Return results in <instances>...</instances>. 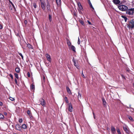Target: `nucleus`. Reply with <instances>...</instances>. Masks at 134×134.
Wrapping results in <instances>:
<instances>
[{
  "mask_svg": "<svg viewBox=\"0 0 134 134\" xmlns=\"http://www.w3.org/2000/svg\"><path fill=\"white\" fill-rule=\"evenodd\" d=\"M16 129L19 131H20L21 129V126L19 124H17L15 126Z\"/></svg>",
  "mask_w": 134,
  "mask_h": 134,
  "instance_id": "obj_10",
  "label": "nucleus"
},
{
  "mask_svg": "<svg viewBox=\"0 0 134 134\" xmlns=\"http://www.w3.org/2000/svg\"><path fill=\"white\" fill-rule=\"evenodd\" d=\"M134 8L127 9L126 11V13L129 15H132L133 14Z\"/></svg>",
  "mask_w": 134,
  "mask_h": 134,
  "instance_id": "obj_3",
  "label": "nucleus"
},
{
  "mask_svg": "<svg viewBox=\"0 0 134 134\" xmlns=\"http://www.w3.org/2000/svg\"><path fill=\"white\" fill-rule=\"evenodd\" d=\"M88 2L89 4L90 7L92 6V4L91 3V2L90 0H88Z\"/></svg>",
  "mask_w": 134,
  "mask_h": 134,
  "instance_id": "obj_35",
  "label": "nucleus"
},
{
  "mask_svg": "<svg viewBox=\"0 0 134 134\" xmlns=\"http://www.w3.org/2000/svg\"><path fill=\"white\" fill-rule=\"evenodd\" d=\"M3 105V103L1 102H0V105L2 106Z\"/></svg>",
  "mask_w": 134,
  "mask_h": 134,
  "instance_id": "obj_51",
  "label": "nucleus"
},
{
  "mask_svg": "<svg viewBox=\"0 0 134 134\" xmlns=\"http://www.w3.org/2000/svg\"><path fill=\"white\" fill-rule=\"evenodd\" d=\"M27 47L30 49H32V46L30 44H27Z\"/></svg>",
  "mask_w": 134,
  "mask_h": 134,
  "instance_id": "obj_23",
  "label": "nucleus"
},
{
  "mask_svg": "<svg viewBox=\"0 0 134 134\" xmlns=\"http://www.w3.org/2000/svg\"><path fill=\"white\" fill-rule=\"evenodd\" d=\"M39 1L41 3V2H43L44 1L43 0H39Z\"/></svg>",
  "mask_w": 134,
  "mask_h": 134,
  "instance_id": "obj_50",
  "label": "nucleus"
},
{
  "mask_svg": "<svg viewBox=\"0 0 134 134\" xmlns=\"http://www.w3.org/2000/svg\"><path fill=\"white\" fill-rule=\"evenodd\" d=\"M122 17L124 19L125 22H126L127 20V17L126 16L123 15H122Z\"/></svg>",
  "mask_w": 134,
  "mask_h": 134,
  "instance_id": "obj_26",
  "label": "nucleus"
},
{
  "mask_svg": "<svg viewBox=\"0 0 134 134\" xmlns=\"http://www.w3.org/2000/svg\"><path fill=\"white\" fill-rule=\"evenodd\" d=\"M45 5L46 3L45 1L43 2H41V7L43 10H44L46 9Z\"/></svg>",
  "mask_w": 134,
  "mask_h": 134,
  "instance_id": "obj_5",
  "label": "nucleus"
},
{
  "mask_svg": "<svg viewBox=\"0 0 134 134\" xmlns=\"http://www.w3.org/2000/svg\"><path fill=\"white\" fill-rule=\"evenodd\" d=\"M93 116H94V118H95V116H94V115Z\"/></svg>",
  "mask_w": 134,
  "mask_h": 134,
  "instance_id": "obj_55",
  "label": "nucleus"
},
{
  "mask_svg": "<svg viewBox=\"0 0 134 134\" xmlns=\"http://www.w3.org/2000/svg\"><path fill=\"white\" fill-rule=\"evenodd\" d=\"M57 5L60 6L61 4V0H55Z\"/></svg>",
  "mask_w": 134,
  "mask_h": 134,
  "instance_id": "obj_20",
  "label": "nucleus"
},
{
  "mask_svg": "<svg viewBox=\"0 0 134 134\" xmlns=\"http://www.w3.org/2000/svg\"><path fill=\"white\" fill-rule=\"evenodd\" d=\"M113 3L115 4H119L120 2V1L119 0H113Z\"/></svg>",
  "mask_w": 134,
  "mask_h": 134,
  "instance_id": "obj_16",
  "label": "nucleus"
},
{
  "mask_svg": "<svg viewBox=\"0 0 134 134\" xmlns=\"http://www.w3.org/2000/svg\"><path fill=\"white\" fill-rule=\"evenodd\" d=\"M19 54L21 56L22 59H23V55L21 53H19Z\"/></svg>",
  "mask_w": 134,
  "mask_h": 134,
  "instance_id": "obj_38",
  "label": "nucleus"
},
{
  "mask_svg": "<svg viewBox=\"0 0 134 134\" xmlns=\"http://www.w3.org/2000/svg\"><path fill=\"white\" fill-rule=\"evenodd\" d=\"M21 128H23L24 129H26L27 128V126L26 124H24L21 126Z\"/></svg>",
  "mask_w": 134,
  "mask_h": 134,
  "instance_id": "obj_25",
  "label": "nucleus"
},
{
  "mask_svg": "<svg viewBox=\"0 0 134 134\" xmlns=\"http://www.w3.org/2000/svg\"><path fill=\"white\" fill-rule=\"evenodd\" d=\"M80 23L82 25H83L84 24V22L82 20H80Z\"/></svg>",
  "mask_w": 134,
  "mask_h": 134,
  "instance_id": "obj_37",
  "label": "nucleus"
},
{
  "mask_svg": "<svg viewBox=\"0 0 134 134\" xmlns=\"http://www.w3.org/2000/svg\"><path fill=\"white\" fill-rule=\"evenodd\" d=\"M52 16L50 15H49V20L50 21H52Z\"/></svg>",
  "mask_w": 134,
  "mask_h": 134,
  "instance_id": "obj_28",
  "label": "nucleus"
},
{
  "mask_svg": "<svg viewBox=\"0 0 134 134\" xmlns=\"http://www.w3.org/2000/svg\"><path fill=\"white\" fill-rule=\"evenodd\" d=\"M128 118L130 120H131V121H133V119L132 118L131 116H129Z\"/></svg>",
  "mask_w": 134,
  "mask_h": 134,
  "instance_id": "obj_33",
  "label": "nucleus"
},
{
  "mask_svg": "<svg viewBox=\"0 0 134 134\" xmlns=\"http://www.w3.org/2000/svg\"><path fill=\"white\" fill-rule=\"evenodd\" d=\"M64 99L65 100L66 102V103H69V101L68 100V98L67 97H64Z\"/></svg>",
  "mask_w": 134,
  "mask_h": 134,
  "instance_id": "obj_27",
  "label": "nucleus"
},
{
  "mask_svg": "<svg viewBox=\"0 0 134 134\" xmlns=\"http://www.w3.org/2000/svg\"><path fill=\"white\" fill-rule=\"evenodd\" d=\"M4 114L5 115H7V113L6 112H4Z\"/></svg>",
  "mask_w": 134,
  "mask_h": 134,
  "instance_id": "obj_52",
  "label": "nucleus"
},
{
  "mask_svg": "<svg viewBox=\"0 0 134 134\" xmlns=\"http://www.w3.org/2000/svg\"><path fill=\"white\" fill-rule=\"evenodd\" d=\"M72 61L74 63V66H75L77 69H79V66L78 65L77 61H76L74 58H73Z\"/></svg>",
  "mask_w": 134,
  "mask_h": 134,
  "instance_id": "obj_4",
  "label": "nucleus"
},
{
  "mask_svg": "<svg viewBox=\"0 0 134 134\" xmlns=\"http://www.w3.org/2000/svg\"><path fill=\"white\" fill-rule=\"evenodd\" d=\"M47 5L46 6L47 10V11H51V9H50V5L48 1H47Z\"/></svg>",
  "mask_w": 134,
  "mask_h": 134,
  "instance_id": "obj_6",
  "label": "nucleus"
},
{
  "mask_svg": "<svg viewBox=\"0 0 134 134\" xmlns=\"http://www.w3.org/2000/svg\"><path fill=\"white\" fill-rule=\"evenodd\" d=\"M66 88L67 92L68 93L70 94H71V92L69 87L67 86L66 87Z\"/></svg>",
  "mask_w": 134,
  "mask_h": 134,
  "instance_id": "obj_19",
  "label": "nucleus"
},
{
  "mask_svg": "<svg viewBox=\"0 0 134 134\" xmlns=\"http://www.w3.org/2000/svg\"><path fill=\"white\" fill-rule=\"evenodd\" d=\"M46 56L47 58V60L50 62L51 61V58L50 56L48 54H46Z\"/></svg>",
  "mask_w": 134,
  "mask_h": 134,
  "instance_id": "obj_13",
  "label": "nucleus"
},
{
  "mask_svg": "<svg viewBox=\"0 0 134 134\" xmlns=\"http://www.w3.org/2000/svg\"><path fill=\"white\" fill-rule=\"evenodd\" d=\"M20 69L19 68H16L15 69V71L17 73H19L20 71Z\"/></svg>",
  "mask_w": 134,
  "mask_h": 134,
  "instance_id": "obj_24",
  "label": "nucleus"
},
{
  "mask_svg": "<svg viewBox=\"0 0 134 134\" xmlns=\"http://www.w3.org/2000/svg\"><path fill=\"white\" fill-rule=\"evenodd\" d=\"M3 28V26L2 25L0 24V29H2Z\"/></svg>",
  "mask_w": 134,
  "mask_h": 134,
  "instance_id": "obj_48",
  "label": "nucleus"
},
{
  "mask_svg": "<svg viewBox=\"0 0 134 134\" xmlns=\"http://www.w3.org/2000/svg\"><path fill=\"white\" fill-rule=\"evenodd\" d=\"M128 27L132 29L134 28V19L132 20L129 22Z\"/></svg>",
  "mask_w": 134,
  "mask_h": 134,
  "instance_id": "obj_1",
  "label": "nucleus"
},
{
  "mask_svg": "<svg viewBox=\"0 0 134 134\" xmlns=\"http://www.w3.org/2000/svg\"><path fill=\"white\" fill-rule=\"evenodd\" d=\"M133 86H134V83L133 84Z\"/></svg>",
  "mask_w": 134,
  "mask_h": 134,
  "instance_id": "obj_56",
  "label": "nucleus"
},
{
  "mask_svg": "<svg viewBox=\"0 0 134 134\" xmlns=\"http://www.w3.org/2000/svg\"><path fill=\"white\" fill-rule=\"evenodd\" d=\"M118 8L120 10L123 11L126 10L128 8L126 6L123 5L119 6Z\"/></svg>",
  "mask_w": 134,
  "mask_h": 134,
  "instance_id": "obj_2",
  "label": "nucleus"
},
{
  "mask_svg": "<svg viewBox=\"0 0 134 134\" xmlns=\"http://www.w3.org/2000/svg\"><path fill=\"white\" fill-rule=\"evenodd\" d=\"M15 83L16 85H18L17 81V79H15Z\"/></svg>",
  "mask_w": 134,
  "mask_h": 134,
  "instance_id": "obj_43",
  "label": "nucleus"
},
{
  "mask_svg": "<svg viewBox=\"0 0 134 134\" xmlns=\"http://www.w3.org/2000/svg\"><path fill=\"white\" fill-rule=\"evenodd\" d=\"M102 101L103 102V104L104 106L105 107H107V105H106L107 103H106V102L105 101V100L104 99H102Z\"/></svg>",
  "mask_w": 134,
  "mask_h": 134,
  "instance_id": "obj_21",
  "label": "nucleus"
},
{
  "mask_svg": "<svg viewBox=\"0 0 134 134\" xmlns=\"http://www.w3.org/2000/svg\"><path fill=\"white\" fill-rule=\"evenodd\" d=\"M27 76L28 77H30V73L29 72H27Z\"/></svg>",
  "mask_w": 134,
  "mask_h": 134,
  "instance_id": "obj_40",
  "label": "nucleus"
},
{
  "mask_svg": "<svg viewBox=\"0 0 134 134\" xmlns=\"http://www.w3.org/2000/svg\"><path fill=\"white\" fill-rule=\"evenodd\" d=\"M118 133V134H121V133L120 131V130L118 128L116 129Z\"/></svg>",
  "mask_w": 134,
  "mask_h": 134,
  "instance_id": "obj_31",
  "label": "nucleus"
},
{
  "mask_svg": "<svg viewBox=\"0 0 134 134\" xmlns=\"http://www.w3.org/2000/svg\"><path fill=\"white\" fill-rule=\"evenodd\" d=\"M90 7L91 8H92V9H93V10H92V11H93V10H94V9L93 8V7L92 5L90 6Z\"/></svg>",
  "mask_w": 134,
  "mask_h": 134,
  "instance_id": "obj_49",
  "label": "nucleus"
},
{
  "mask_svg": "<svg viewBox=\"0 0 134 134\" xmlns=\"http://www.w3.org/2000/svg\"><path fill=\"white\" fill-rule=\"evenodd\" d=\"M67 42V44L68 45L69 48L70 47V46L71 45V43L70 41L67 38H66Z\"/></svg>",
  "mask_w": 134,
  "mask_h": 134,
  "instance_id": "obj_15",
  "label": "nucleus"
},
{
  "mask_svg": "<svg viewBox=\"0 0 134 134\" xmlns=\"http://www.w3.org/2000/svg\"><path fill=\"white\" fill-rule=\"evenodd\" d=\"M33 5L35 8H37V6L35 3H33Z\"/></svg>",
  "mask_w": 134,
  "mask_h": 134,
  "instance_id": "obj_34",
  "label": "nucleus"
},
{
  "mask_svg": "<svg viewBox=\"0 0 134 134\" xmlns=\"http://www.w3.org/2000/svg\"><path fill=\"white\" fill-rule=\"evenodd\" d=\"M27 23V20H25L24 21V23L25 25H26Z\"/></svg>",
  "mask_w": 134,
  "mask_h": 134,
  "instance_id": "obj_44",
  "label": "nucleus"
},
{
  "mask_svg": "<svg viewBox=\"0 0 134 134\" xmlns=\"http://www.w3.org/2000/svg\"><path fill=\"white\" fill-rule=\"evenodd\" d=\"M68 108L70 112H72L73 110V108L71 103L68 104Z\"/></svg>",
  "mask_w": 134,
  "mask_h": 134,
  "instance_id": "obj_9",
  "label": "nucleus"
},
{
  "mask_svg": "<svg viewBox=\"0 0 134 134\" xmlns=\"http://www.w3.org/2000/svg\"><path fill=\"white\" fill-rule=\"evenodd\" d=\"M30 88L31 90H35V85L34 84H32L30 86Z\"/></svg>",
  "mask_w": 134,
  "mask_h": 134,
  "instance_id": "obj_22",
  "label": "nucleus"
},
{
  "mask_svg": "<svg viewBox=\"0 0 134 134\" xmlns=\"http://www.w3.org/2000/svg\"><path fill=\"white\" fill-rule=\"evenodd\" d=\"M130 70L129 69H127L126 70L127 72H129Z\"/></svg>",
  "mask_w": 134,
  "mask_h": 134,
  "instance_id": "obj_53",
  "label": "nucleus"
},
{
  "mask_svg": "<svg viewBox=\"0 0 134 134\" xmlns=\"http://www.w3.org/2000/svg\"><path fill=\"white\" fill-rule=\"evenodd\" d=\"M111 131L112 133L115 134L116 133V130L115 127L113 126H111Z\"/></svg>",
  "mask_w": 134,
  "mask_h": 134,
  "instance_id": "obj_11",
  "label": "nucleus"
},
{
  "mask_svg": "<svg viewBox=\"0 0 134 134\" xmlns=\"http://www.w3.org/2000/svg\"><path fill=\"white\" fill-rule=\"evenodd\" d=\"M14 75L15 77L17 79H18L19 77L18 76V75L16 73H15L14 74Z\"/></svg>",
  "mask_w": 134,
  "mask_h": 134,
  "instance_id": "obj_30",
  "label": "nucleus"
},
{
  "mask_svg": "<svg viewBox=\"0 0 134 134\" xmlns=\"http://www.w3.org/2000/svg\"><path fill=\"white\" fill-rule=\"evenodd\" d=\"M72 13L74 16L77 17V14L76 12L74 10H73L71 11Z\"/></svg>",
  "mask_w": 134,
  "mask_h": 134,
  "instance_id": "obj_17",
  "label": "nucleus"
},
{
  "mask_svg": "<svg viewBox=\"0 0 134 134\" xmlns=\"http://www.w3.org/2000/svg\"><path fill=\"white\" fill-rule=\"evenodd\" d=\"M9 76L12 79H13V77L12 75L11 74H9Z\"/></svg>",
  "mask_w": 134,
  "mask_h": 134,
  "instance_id": "obj_45",
  "label": "nucleus"
},
{
  "mask_svg": "<svg viewBox=\"0 0 134 134\" xmlns=\"http://www.w3.org/2000/svg\"><path fill=\"white\" fill-rule=\"evenodd\" d=\"M70 47V48L71 50H72L74 52H76V48L75 47L72 45H71Z\"/></svg>",
  "mask_w": 134,
  "mask_h": 134,
  "instance_id": "obj_18",
  "label": "nucleus"
},
{
  "mask_svg": "<svg viewBox=\"0 0 134 134\" xmlns=\"http://www.w3.org/2000/svg\"><path fill=\"white\" fill-rule=\"evenodd\" d=\"M77 43L78 44H79L80 43V41L79 38H78V39Z\"/></svg>",
  "mask_w": 134,
  "mask_h": 134,
  "instance_id": "obj_42",
  "label": "nucleus"
},
{
  "mask_svg": "<svg viewBox=\"0 0 134 134\" xmlns=\"http://www.w3.org/2000/svg\"><path fill=\"white\" fill-rule=\"evenodd\" d=\"M4 118V115L1 114H0V119H3Z\"/></svg>",
  "mask_w": 134,
  "mask_h": 134,
  "instance_id": "obj_29",
  "label": "nucleus"
},
{
  "mask_svg": "<svg viewBox=\"0 0 134 134\" xmlns=\"http://www.w3.org/2000/svg\"><path fill=\"white\" fill-rule=\"evenodd\" d=\"M77 5L79 9L81 10H83V9L81 3L80 2H79L77 3Z\"/></svg>",
  "mask_w": 134,
  "mask_h": 134,
  "instance_id": "obj_14",
  "label": "nucleus"
},
{
  "mask_svg": "<svg viewBox=\"0 0 134 134\" xmlns=\"http://www.w3.org/2000/svg\"><path fill=\"white\" fill-rule=\"evenodd\" d=\"M87 22H88V24H90V25H92V24L91 23V22H90L89 21H88Z\"/></svg>",
  "mask_w": 134,
  "mask_h": 134,
  "instance_id": "obj_47",
  "label": "nucleus"
},
{
  "mask_svg": "<svg viewBox=\"0 0 134 134\" xmlns=\"http://www.w3.org/2000/svg\"><path fill=\"white\" fill-rule=\"evenodd\" d=\"M9 99L12 100V101H13L14 100V99L13 98H12L11 97H10L9 98Z\"/></svg>",
  "mask_w": 134,
  "mask_h": 134,
  "instance_id": "obj_36",
  "label": "nucleus"
},
{
  "mask_svg": "<svg viewBox=\"0 0 134 134\" xmlns=\"http://www.w3.org/2000/svg\"><path fill=\"white\" fill-rule=\"evenodd\" d=\"M81 75L84 78H86L85 76L84 75V74H83L82 71V73H81Z\"/></svg>",
  "mask_w": 134,
  "mask_h": 134,
  "instance_id": "obj_41",
  "label": "nucleus"
},
{
  "mask_svg": "<svg viewBox=\"0 0 134 134\" xmlns=\"http://www.w3.org/2000/svg\"><path fill=\"white\" fill-rule=\"evenodd\" d=\"M78 97L81 98V94H80L79 92H78Z\"/></svg>",
  "mask_w": 134,
  "mask_h": 134,
  "instance_id": "obj_39",
  "label": "nucleus"
},
{
  "mask_svg": "<svg viewBox=\"0 0 134 134\" xmlns=\"http://www.w3.org/2000/svg\"><path fill=\"white\" fill-rule=\"evenodd\" d=\"M40 101L41 102L40 104H41L43 106H45L46 103L44 100L43 98H41L40 100Z\"/></svg>",
  "mask_w": 134,
  "mask_h": 134,
  "instance_id": "obj_8",
  "label": "nucleus"
},
{
  "mask_svg": "<svg viewBox=\"0 0 134 134\" xmlns=\"http://www.w3.org/2000/svg\"><path fill=\"white\" fill-rule=\"evenodd\" d=\"M9 2L10 3L12 4V5L13 6V7L15 9V6H14V4L12 3V2L11 1H9Z\"/></svg>",
  "mask_w": 134,
  "mask_h": 134,
  "instance_id": "obj_32",
  "label": "nucleus"
},
{
  "mask_svg": "<svg viewBox=\"0 0 134 134\" xmlns=\"http://www.w3.org/2000/svg\"><path fill=\"white\" fill-rule=\"evenodd\" d=\"M27 113L28 115L29 116V117L32 118L33 117L32 115V113L31 112L30 110H28L27 111Z\"/></svg>",
  "mask_w": 134,
  "mask_h": 134,
  "instance_id": "obj_12",
  "label": "nucleus"
},
{
  "mask_svg": "<svg viewBox=\"0 0 134 134\" xmlns=\"http://www.w3.org/2000/svg\"><path fill=\"white\" fill-rule=\"evenodd\" d=\"M93 115H94V114L93 112Z\"/></svg>",
  "mask_w": 134,
  "mask_h": 134,
  "instance_id": "obj_54",
  "label": "nucleus"
},
{
  "mask_svg": "<svg viewBox=\"0 0 134 134\" xmlns=\"http://www.w3.org/2000/svg\"><path fill=\"white\" fill-rule=\"evenodd\" d=\"M123 128L125 132L127 134L129 133L130 132L128 128V127L127 126L125 125L124 126H123Z\"/></svg>",
  "mask_w": 134,
  "mask_h": 134,
  "instance_id": "obj_7",
  "label": "nucleus"
},
{
  "mask_svg": "<svg viewBox=\"0 0 134 134\" xmlns=\"http://www.w3.org/2000/svg\"><path fill=\"white\" fill-rule=\"evenodd\" d=\"M19 122L21 123L22 122L23 120L22 119H21L19 120Z\"/></svg>",
  "mask_w": 134,
  "mask_h": 134,
  "instance_id": "obj_46",
  "label": "nucleus"
}]
</instances>
